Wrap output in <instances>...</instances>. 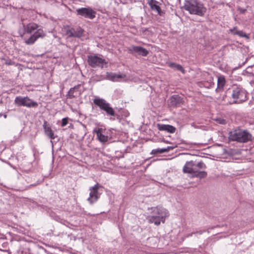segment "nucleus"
<instances>
[{"instance_id": "1", "label": "nucleus", "mask_w": 254, "mask_h": 254, "mask_svg": "<svg viewBox=\"0 0 254 254\" xmlns=\"http://www.w3.org/2000/svg\"><path fill=\"white\" fill-rule=\"evenodd\" d=\"M23 35L24 34H32L28 38H24L25 43L27 45L33 44L39 38H43L46 36V33L39 26L35 23H30L27 25H23Z\"/></svg>"}, {"instance_id": "2", "label": "nucleus", "mask_w": 254, "mask_h": 254, "mask_svg": "<svg viewBox=\"0 0 254 254\" xmlns=\"http://www.w3.org/2000/svg\"><path fill=\"white\" fill-rule=\"evenodd\" d=\"M148 210H151V215H148L146 219L149 223H153L156 226L160 225L161 222L164 223L169 215L166 209L159 206L149 207Z\"/></svg>"}, {"instance_id": "3", "label": "nucleus", "mask_w": 254, "mask_h": 254, "mask_svg": "<svg viewBox=\"0 0 254 254\" xmlns=\"http://www.w3.org/2000/svg\"><path fill=\"white\" fill-rule=\"evenodd\" d=\"M206 168L204 163L199 162L196 163L193 161H187L184 165L183 171L184 173L190 174L192 177H197L200 179L204 178L207 176V172L201 171L200 169Z\"/></svg>"}, {"instance_id": "4", "label": "nucleus", "mask_w": 254, "mask_h": 254, "mask_svg": "<svg viewBox=\"0 0 254 254\" xmlns=\"http://www.w3.org/2000/svg\"><path fill=\"white\" fill-rule=\"evenodd\" d=\"M184 7L190 14L200 16H204L206 12V8L198 0H185Z\"/></svg>"}, {"instance_id": "5", "label": "nucleus", "mask_w": 254, "mask_h": 254, "mask_svg": "<svg viewBox=\"0 0 254 254\" xmlns=\"http://www.w3.org/2000/svg\"><path fill=\"white\" fill-rule=\"evenodd\" d=\"M252 137L248 131L241 129H234L229 133V140L238 142H247L251 140Z\"/></svg>"}, {"instance_id": "6", "label": "nucleus", "mask_w": 254, "mask_h": 254, "mask_svg": "<svg viewBox=\"0 0 254 254\" xmlns=\"http://www.w3.org/2000/svg\"><path fill=\"white\" fill-rule=\"evenodd\" d=\"M231 96L233 101L230 104L241 103L247 99L246 91L240 86L233 87Z\"/></svg>"}, {"instance_id": "7", "label": "nucleus", "mask_w": 254, "mask_h": 254, "mask_svg": "<svg viewBox=\"0 0 254 254\" xmlns=\"http://www.w3.org/2000/svg\"><path fill=\"white\" fill-rule=\"evenodd\" d=\"M93 103L95 105L99 107V108L106 112L107 115L114 116L115 112L110 104L105 99L102 98H95L93 100Z\"/></svg>"}, {"instance_id": "8", "label": "nucleus", "mask_w": 254, "mask_h": 254, "mask_svg": "<svg viewBox=\"0 0 254 254\" xmlns=\"http://www.w3.org/2000/svg\"><path fill=\"white\" fill-rule=\"evenodd\" d=\"M87 63L91 67H100L101 68H104L108 63L104 59L97 55H88Z\"/></svg>"}, {"instance_id": "9", "label": "nucleus", "mask_w": 254, "mask_h": 254, "mask_svg": "<svg viewBox=\"0 0 254 254\" xmlns=\"http://www.w3.org/2000/svg\"><path fill=\"white\" fill-rule=\"evenodd\" d=\"M14 104L17 106H24L28 108L37 107V102L32 100L28 96H17L14 100Z\"/></svg>"}, {"instance_id": "10", "label": "nucleus", "mask_w": 254, "mask_h": 254, "mask_svg": "<svg viewBox=\"0 0 254 254\" xmlns=\"http://www.w3.org/2000/svg\"><path fill=\"white\" fill-rule=\"evenodd\" d=\"M77 14L85 18L93 19L96 17V12L90 7H81L76 9Z\"/></svg>"}, {"instance_id": "11", "label": "nucleus", "mask_w": 254, "mask_h": 254, "mask_svg": "<svg viewBox=\"0 0 254 254\" xmlns=\"http://www.w3.org/2000/svg\"><path fill=\"white\" fill-rule=\"evenodd\" d=\"M100 186L98 185V184H96L93 187H90L89 188V197L87 198V200L91 204L96 202L98 199L99 197L98 190Z\"/></svg>"}, {"instance_id": "12", "label": "nucleus", "mask_w": 254, "mask_h": 254, "mask_svg": "<svg viewBox=\"0 0 254 254\" xmlns=\"http://www.w3.org/2000/svg\"><path fill=\"white\" fill-rule=\"evenodd\" d=\"M126 75L125 74H116L113 72H107L105 79L113 82H118L123 79L126 81Z\"/></svg>"}, {"instance_id": "13", "label": "nucleus", "mask_w": 254, "mask_h": 254, "mask_svg": "<svg viewBox=\"0 0 254 254\" xmlns=\"http://www.w3.org/2000/svg\"><path fill=\"white\" fill-rule=\"evenodd\" d=\"M128 51L131 54L137 53L143 57L146 56L149 53L146 49L140 46H131L128 48Z\"/></svg>"}, {"instance_id": "14", "label": "nucleus", "mask_w": 254, "mask_h": 254, "mask_svg": "<svg viewBox=\"0 0 254 254\" xmlns=\"http://www.w3.org/2000/svg\"><path fill=\"white\" fill-rule=\"evenodd\" d=\"M169 102L171 106L178 107L182 103L183 99L178 95H174L170 98Z\"/></svg>"}, {"instance_id": "15", "label": "nucleus", "mask_w": 254, "mask_h": 254, "mask_svg": "<svg viewBox=\"0 0 254 254\" xmlns=\"http://www.w3.org/2000/svg\"><path fill=\"white\" fill-rule=\"evenodd\" d=\"M157 127L160 131H165L172 133H174L176 130L174 127L169 125L158 124Z\"/></svg>"}, {"instance_id": "16", "label": "nucleus", "mask_w": 254, "mask_h": 254, "mask_svg": "<svg viewBox=\"0 0 254 254\" xmlns=\"http://www.w3.org/2000/svg\"><path fill=\"white\" fill-rule=\"evenodd\" d=\"M43 126L44 129L45 133L50 138L54 139L57 137V135L54 134L51 127L47 125V123L46 122L44 123Z\"/></svg>"}, {"instance_id": "17", "label": "nucleus", "mask_w": 254, "mask_h": 254, "mask_svg": "<svg viewBox=\"0 0 254 254\" xmlns=\"http://www.w3.org/2000/svg\"><path fill=\"white\" fill-rule=\"evenodd\" d=\"M102 128H99L96 131V133L98 139L100 142H106L108 140V136L105 135Z\"/></svg>"}, {"instance_id": "18", "label": "nucleus", "mask_w": 254, "mask_h": 254, "mask_svg": "<svg viewBox=\"0 0 254 254\" xmlns=\"http://www.w3.org/2000/svg\"><path fill=\"white\" fill-rule=\"evenodd\" d=\"M226 83L225 77L223 75L219 76L217 78V87L216 91L222 90Z\"/></svg>"}, {"instance_id": "19", "label": "nucleus", "mask_w": 254, "mask_h": 254, "mask_svg": "<svg viewBox=\"0 0 254 254\" xmlns=\"http://www.w3.org/2000/svg\"><path fill=\"white\" fill-rule=\"evenodd\" d=\"M149 4L152 10L157 11L158 14L160 13L161 8L157 4V1L155 0H151L149 2Z\"/></svg>"}, {"instance_id": "20", "label": "nucleus", "mask_w": 254, "mask_h": 254, "mask_svg": "<svg viewBox=\"0 0 254 254\" xmlns=\"http://www.w3.org/2000/svg\"><path fill=\"white\" fill-rule=\"evenodd\" d=\"M168 64H169V66L170 67H171L172 68L176 69L178 70L181 71L183 73L185 72V70H184V68L183 67V66L181 64H176L174 63H171V62L169 63Z\"/></svg>"}, {"instance_id": "21", "label": "nucleus", "mask_w": 254, "mask_h": 254, "mask_svg": "<svg viewBox=\"0 0 254 254\" xmlns=\"http://www.w3.org/2000/svg\"><path fill=\"white\" fill-rule=\"evenodd\" d=\"M73 37L80 38L82 36L83 34V30L80 28L77 29L73 28Z\"/></svg>"}, {"instance_id": "22", "label": "nucleus", "mask_w": 254, "mask_h": 254, "mask_svg": "<svg viewBox=\"0 0 254 254\" xmlns=\"http://www.w3.org/2000/svg\"><path fill=\"white\" fill-rule=\"evenodd\" d=\"M63 32L67 36V37H73V28L64 27Z\"/></svg>"}, {"instance_id": "23", "label": "nucleus", "mask_w": 254, "mask_h": 254, "mask_svg": "<svg viewBox=\"0 0 254 254\" xmlns=\"http://www.w3.org/2000/svg\"><path fill=\"white\" fill-rule=\"evenodd\" d=\"M75 88H76V86L71 88L69 89V91L68 92V93L66 95L67 98L72 99L75 97V96L73 94H74V91Z\"/></svg>"}, {"instance_id": "24", "label": "nucleus", "mask_w": 254, "mask_h": 254, "mask_svg": "<svg viewBox=\"0 0 254 254\" xmlns=\"http://www.w3.org/2000/svg\"><path fill=\"white\" fill-rule=\"evenodd\" d=\"M216 121L217 123L221 124V125H225L227 123L226 121L221 118H218L216 119Z\"/></svg>"}, {"instance_id": "25", "label": "nucleus", "mask_w": 254, "mask_h": 254, "mask_svg": "<svg viewBox=\"0 0 254 254\" xmlns=\"http://www.w3.org/2000/svg\"><path fill=\"white\" fill-rule=\"evenodd\" d=\"M163 149V148H157L155 149H153L151 151V153L153 154H156L158 153H164V152H162V150Z\"/></svg>"}, {"instance_id": "26", "label": "nucleus", "mask_w": 254, "mask_h": 254, "mask_svg": "<svg viewBox=\"0 0 254 254\" xmlns=\"http://www.w3.org/2000/svg\"><path fill=\"white\" fill-rule=\"evenodd\" d=\"M238 30L237 29V27H234L233 28H232V29H229V31L230 32L233 34L234 35H237V32H238Z\"/></svg>"}, {"instance_id": "27", "label": "nucleus", "mask_w": 254, "mask_h": 254, "mask_svg": "<svg viewBox=\"0 0 254 254\" xmlns=\"http://www.w3.org/2000/svg\"><path fill=\"white\" fill-rule=\"evenodd\" d=\"M237 35H238L240 37H247L246 34L242 30H239Z\"/></svg>"}, {"instance_id": "28", "label": "nucleus", "mask_w": 254, "mask_h": 254, "mask_svg": "<svg viewBox=\"0 0 254 254\" xmlns=\"http://www.w3.org/2000/svg\"><path fill=\"white\" fill-rule=\"evenodd\" d=\"M68 123V118H64L62 119V122L61 124V126L62 127H65Z\"/></svg>"}, {"instance_id": "29", "label": "nucleus", "mask_w": 254, "mask_h": 254, "mask_svg": "<svg viewBox=\"0 0 254 254\" xmlns=\"http://www.w3.org/2000/svg\"><path fill=\"white\" fill-rule=\"evenodd\" d=\"M174 148L175 147L173 146H168L167 148H163V149H162L161 151L162 152H167L171 150H173Z\"/></svg>"}, {"instance_id": "30", "label": "nucleus", "mask_w": 254, "mask_h": 254, "mask_svg": "<svg viewBox=\"0 0 254 254\" xmlns=\"http://www.w3.org/2000/svg\"><path fill=\"white\" fill-rule=\"evenodd\" d=\"M204 232V231H202V230H200L199 231H197L196 232H194V233H190L189 235H188L187 236V237H190L193 234H198L199 235H201L203 233V232Z\"/></svg>"}, {"instance_id": "31", "label": "nucleus", "mask_w": 254, "mask_h": 254, "mask_svg": "<svg viewBox=\"0 0 254 254\" xmlns=\"http://www.w3.org/2000/svg\"><path fill=\"white\" fill-rule=\"evenodd\" d=\"M5 64L6 65L12 64V62L10 60H5Z\"/></svg>"}, {"instance_id": "32", "label": "nucleus", "mask_w": 254, "mask_h": 254, "mask_svg": "<svg viewBox=\"0 0 254 254\" xmlns=\"http://www.w3.org/2000/svg\"><path fill=\"white\" fill-rule=\"evenodd\" d=\"M23 35H21V37H23Z\"/></svg>"}]
</instances>
